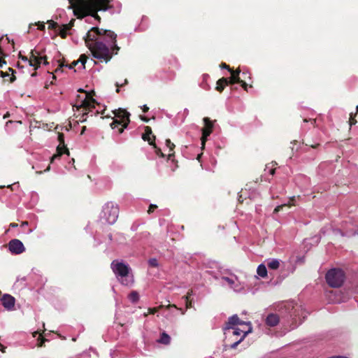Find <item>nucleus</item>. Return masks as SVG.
<instances>
[{
  "mask_svg": "<svg viewBox=\"0 0 358 358\" xmlns=\"http://www.w3.org/2000/svg\"><path fill=\"white\" fill-rule=\"evenodd\" d=\"M35 25L38 26V29L43 30L45 29V24L43 22L36 23Z\"/></svg>",
  "mask_w": 358,
  "mask_h": 358,
  "instance_id": "nucleus-36",
  "label": "nucleus"
},
{
  "mask_svg": "<svg viewBox=\"0 0 358 358\" xmlns=\"http://www.w3.org/2000/svg\"><path fill=\"white\" fill-rule=\"evenodd\" d=\"M221 67H222V68H224V69H228V71H229V72H231V71H233V70H232V69H231L229 68V66L228 65H227L225 63L222 64H221Z\"/></svg>",
  "mask_w": 358,
  "mask_h": 358,
  "instance_id": "nucleus-38",
  "label": "nucleus"
},
{
  "mask_svg": "<svg viewBox=\"0 0 358 358\" xmlns=\"http://www.w3.org/2000/svg\"><path fill=\"white\" fill-rule=\"evenodd\" d=\"M57 153L54 155L52 157L51 162H53L55 160L59 159L60 157V156L64 153L66 154L67 155H69V152L68 149L64 146L57 147Z\"/></svg>",
  "mask_w": 358,
  "mask_h": 358,
  "instance_id": "nucleus-18",
  "label": "nucleus"
},
{
  "mask_svg": "<svg viewBox=\"0 0 358 358\" xmlns=\"http://www.w3.org/2000/svg\"><path fill=\"white\" fill-rule=\"evenodd\" d=\"M116 85H117V87H119V86H120V85H118V83H117V84H116ZM117 92H119V88H117Z\"/></svg>",
  "mask_w": 358,
  "mask_h": 358,
  "instance_id": "nucleus-51",
  "label": "nucleus"
},
{
  "mask_svg": "<svg viewBox=\"0 0 358 358\" xmlns=\"http://www.w3.org/2000/svg\"><path fill=\"white\" fill-rule=\"evenodd\" d=\"M236 325H247V322L241 321L237 315H234L229 317L227 322L225 324V327H223V331L225 336H230V331L232 327H234Z\"/></svg>",
  "mask_w": 358,
  "mask_h": 358,
  "instance_id": "nucleus-10",
  "label": "nucleus"
},
{
  "mask_svg": "<svg viewBox=\"0 0 358 358\" xmlns=\"http://www.w3.org/2000/svg\"><path fill=\"white\" fill-rule=\"evenodd\" d=\"M151 135L152 130L150 127H147L145 128V133L143 134L142 138L145 141H148L150 145H154L153 141L151 138Z\"/></svg>",
  "mask_w": 358,
  "mask_h": 358,
  "instance_id": "nucleus-20",
  "label": "nucleus"
},
{
  "mask_svg": "<svg viewBox=\"0 0 358 358\" xmlns=\"http://www.w3.org/2000/svg\"><path fill=\"white\" fill-rule=\"evenodd\" d=\"M157 343L163 344V345H169L171 343V337L166 332H162L159 338L157 340Z\"/></svg>",
  "mask_w": 358,
  "mask_h": 358,
  "instance_id": "nucleus-19",
  "label": "nucleus"
},
{
  "mask_svg": "<svg viewBox=\"0 0 358 358\" xmlns=\"http://www.w3.org/2000/svg\"><path fill=\"white\" fill-rule=\"evenodd\" d=\"M118 215V206L113 202H108L103 206L99 219L103 224H113L117 221Z\"/></svg>",
  "mask_w": 358,
  "mask_h": 358,
  "instance_id": "nucleus-4",
  "label": "nucleus"
},
{
  "mask_svg": "<svg viewBox=\"0 0 358 358\" xmlns=\"http://www.w3.org/2000/svg\"><path fill=\"white\" fill-rule=\"evenodd\" d=\"M111 0H69V8L73 10V13L78 18L90 15L100 20L97 15L98 10H106L112 7Z\"/></svg>",
  "mask_w": 358,
  "mask_h": 358,
  "instance_id": "nucleus-2",
  "label": "nucleus"
},
{
  "mask_svg": "<svg viewBox=\"0 0 358 358\" xmlns=\"http://www.w3.org/2000/svg\"><path fill=\"white\" fill-rule=\"evenodd\" d=\"M257 273L260 277L265 278L267 275V269L266 266L263 264L259 265L257 268Z\"/></svg>",
  "mask_w": 358,
  "mask_h": 358,
  "instance_id": "nucleus-24",
  "label": "nucleus"
},
{
  "mask_svg": "<svg viewBox=\"0 0 358 358\" xmlns=\"http://www.w3.org/2000/svg\"><path fill=\"white\" fill-rule=\"evenodd\" d=\"M9 116H10L9 113H7L3 116V118H4V119H6V118H7V117H9Z\"/></svg>",
  "mask_w": 358,
  "mask_h": 358,
  "instance_id": "nucleus-48",
  "label": "nucleus"
},
{
  "mask_svg": "<svg viewBox=\"0 0 358 358\" xmlns=\"http://www.w3.org/2000/svg\"><path fill=\"white\" fill-rule=\"evenodd\" d=\"M208 78H209L208 75H207V74L203 75V77H202L203 80L200 84L201 87L205 90H208L210 89V86L207 83V80H208Z\"/></svg>",
  "mask_w": 358,
  "mask_h": 358,
  "instance_id": "nucleus-27",
  "label": "nucleus"
},
{
  "mask_svg": "<svg viewBox=\"0 0 358 358\" xmlns=\"http://www.w3.org/2000/svg\"><path fill=\"white\" fill-rule=\"evenodd\" d=\"M285 206V205L278 206L275 208L274 212H276V213H277V212L280 211V209H282V208H283V206Z\"/></svg>",
  "mask_w": 358,
  "mask_h": 358,
  "instance_id": "nucleus-40",
  "label": "nucleus"
},
{
  "mask_svg": "<svg viewBox=\"0 0 358 358\" xmlns=\"http://www.w3.org/2000/svg\"><path fill=\"white\" fill-rule=\"evenodd\" d=\"M230 73L231 76L229 78H228V84L240 83L242 87L244 90H247V83L245 81H243L239 76L241 70L237 69L235 71H231Z\"/></svg>",
  "mask_w": 358,
  "mask_h": 358,
  "instance_id": "nucleus-13",
  "label": "nucleus"
},
{
  "mask_svg": "<svg viewBox=\"0 0 358 358\" xmlns=\"http://www.w3.org/2000/svg\"><path fill=\"white\" fill-rule=\"evenodd\" d=\"M203 122L205 124V128L203 129L202 133V143L203 144L207 137L210 136L212 132L213 123L208 117H205L203 119Z\"/></svg>",
  "mask_w": 358,
  "mask_h": 358,
  "instance_id": "nucleus-16",
  "label": "nucleus"
},
{
  "mask_svg": "<svg viewBox=\"0 0 358 358\" xmlns=\"http://www.w3.org/2000/svg\"><path fill=\"white\" fill-rule=\"evenodd\" d=\"M285 308L289 311V317L292 320H296V310H294V304L292 303H287L285 304Z\"/></svg>",
  "mask_w": 358,
  "mask_h": 358,
  "instance_id": "nucleus-21",
  "label": "nucleus"
},
{
  "mask_svg": "<svg viewBox=\"0 0 358 358\" xmlns=\"http://www.w3.org/2000/svg\"><path fill=\"white\" fill-rule=\"evenodd\" d=\"M117 34L110 31L92 27L84 37L86 46L92 55L101 62H108L117 55L120 48L117 44Z\"/></svg>",
  "mask_w": 358,
  "mask_h": 358,
  "instance_id": "nucleus-1",
  "label": "nucleus"
},
{
  "mask_svg": "<svg viewBox=\"0 0 358 358\" xmlns=\"http://www.w3.org/2000/svg\"><path fill=\"white\" fill-rule=\"evenodd\" d=\"M148 262L150 266L152 267H156L158 266V261L155 258L150 259Z\"/></svg>",
  "mask_w": 358,
  "mask_h": 358,
  "instance_id": "nucleus-31",
  "label": "nucleus"
},
{
  "mask_svg": "<svg viewBox=\"0 0 358 358\" xmlns=\"http://www.w3.org/2000/svg\"><path fill=\"white\" fill-rule=\"evenodd\" d=\"M41 64L45 65L48 64L45 57L38 55L37 52H31V55L29 60V65L30 66H34L35 69H36Z\"/></svg>",
  "mask_w": 358,
  "mask_h": 358,
  "instance_id": "nucleus-12",
  "label": "nucleus"
},
{
  "mask_svg": "<svg viewBox=\"0 0 358 358\" xmlns=\"http://www.w3.org/2000/svg\"><path fill=\"white\" fill-rule=\"evenodd\" d=\"M2 187H0V188H1Z\"/></svg>",
  "mask_w": 358,
  "mask_h": 358,
  "instance_id": "nucleus-56",
  "label": "nucleus"
},
{
  "mask_svg": "<svg viewBox=\"0 0 358 358\" xmlns=\"http://www.w3.org/2000/svg\"><path fill=\"white\" fill-rule=\"evenodd\" d=\"M220 283L223 286L228 287L234 292H241L243 289L244 286L238 280V278L234 274H229L227 276H222L220 278Z\"/></svg>",
  "mask_w": 358,
  "mask_h": 358,
  "instance_id": "nucleus-9",
  "label": "nucleus"
},
{
  "mask_svg": "<svg viewBox=\"0 0 358 358\" xmlns=\"http://www.w3.org/2000/svg\"><path fill=\"white\" fill-rule=\"evenodd\" d=\"M8 38H3V37H0V55L1 56H6L5 54H3V49H2V47H1V45L2 43H8Z\"/></svg>",
  "mask_w": 358,
  "mask_h": 358,
  "instance_id": "nucleus-29",
  "label": "nucleus"
},
{
  "mask_svg": "<svg viewBox=\"0 0 358 358\" xmlns=\"http://www.w3.org/2000/svg\"><path fill=\"white\" fill-rule=\"evenodd\" d=\"M247 328L240 329L232 327L230 331V336H226L229 339L235 337V341L230 345L231 348H236L237 345L244 339V338L252 332V328L250 322H247Z\"/></svg>",
  "mask_w": 358,
  "mask_h": 358,
  "instance_id": "nucleus-6",
  "label": "nucleus"
},
{
  "mask_svg": "<svg viewBox=\"0 0 358 358\" xmlns=\"http://www.w3.org/2000/svg\"><path fill=\"white\" fill-rule=\"evenodd\" d=\"M280 316L275 313H269L265 318V324L269 327H273L280 322Z\"/></svg>",
  "mask_w": 358,
  "mask_h": 358,
  "instance_id": "nucleus-15",
  "label": "nucleus"
},
{
  "mask_svg": "<svg viewBox=\"0 0 358 358\" xmlns=\"http://www.w3.org/2000/svg\"><path fill=\"white\" fill-rule=\"evenodd\" d=\"M5 348L6 347H4L1 343H0V351L2 352H5Z\"/></svg>",
  "mask_w": 358,
  "mask_h": 358,
  "instance_id": "nucleus-44",
  "label": "nucleus"
},
{
  "mask_svg": "<svg viewBox=\"0 0 358 358\" xmlns=\"http://www.w3.org/2000/svg\"><path fill=\"white\" fill-rule=\"evenodd\" d=\"M1 301L3 306L7 310L10 311L14 309L15 299L13 296L8 294H5L2 296L1 299Z\"/></svg>",
  "mask_w": 358,
  "mask_h": 358,
  "instance_id": "nucleus-14",
  "label": "nucleus"
},
{
  "mask_svg": "<svg viewBox=\"0 0 358 358\" xmlns=\"http://www.w3.org/2000/svg\"><path fill=\"white\" fill-rule=\"evenodd\" d=\"M128 299L131 303H135L139 300V294L136 291H132L128 295Z\"/></svg>",
  "mask_w": 358,
  "mask_h": 358,
  "instance_id": "nucleus-25",
  "label": "nucleus"
},
{
  "mask_svg": "<svg viewBox=\"0 0 358 358\" xmlns=\"http://www.w3.org/2000/svg\"><path fill=\"white\" fill-rule=\"evenodd\" d=\"M111 268L121 284L126 286H130L133 284V275L127 264L122 261L114 260L111 263Z\"/></svg>",
  "mask_w": 358,
  "mask_h": 358,
  "instance_id": "nucleus-3",
  "label": "nucleus"
},
{
  "mask_svg": "<svg viewBox=\"0 0 358 358\" xmlns=\"http://www.w3.org/2000/svg\"><path fill=\"white\" fill-rule=\"evenodd\" d=\"M8 71H9V72H10V73H11V75H12V76H11V77H10V81L11 83H13V81H15V76L13 75V73H14V72H15V71H14V70H13V69H12L11 68H9V69H8Z\"/></svg>",
  "mask_w": 358,
  "mask_h": 358,
  "instance_id": "nucleus-34",
  "label": "nucleus"
},
{
  "mask_svg": "<svg viewBox=\"0 0 358 358\" xmlns=\"http://www.w3.org/2000/svg\"><path fill=\"white\" fill-rule=\"evenodd\" d=\"M79 64V62H78V60L77 61H73L71 64H70L69 66L66 65V66H68L70 69H73L74 66H77Z\"/></svg>",
  "mask_w": 358,
  "mask_h": 358,
  "instance_id": "nucleus-37",
  "label": "nucleus"
},
{
  "mask_svg": "<svg viewBox=\"0 0 358 358\" xmlns=\"http://www.w3.org/2000/svg\"><path fill=\"white\" fill-rule=\"evenodd\" d=\"M325 278L327 282L330 287H339L344 282L345 273L340 268H332L327 273Z\"/></svg>",
  "mask_w": 358,
  "mask_h": 358,
  "instance_id": "nucleus-7",
  "label": "nucleus"
},
{
  "mask_svg": "<svg viewBox=\"0 0 358 358\" xmlns=\"http://www.w3.org/2000/svg\"><path fill=\"white\" fill-rule=\"evenodd\" d=\"M4 64H6L5 61L0 58V67H2Z\"/></svg>",
  "mask_w": 358,
  "mask_h": 358,
  "instance_id": "nucleus-45",
  "label": "nucleus"
},
{
  "mask_svg": "<svg viewBox=\"0 0 358 358\" xmlns=\"http://www.w3.org/2000/svg\"><path fill=\"white\" fill-rule=\"evenodd\" d=\"M329 358H348V357H345V356H335V357H329Z\"/></svg>",
  "mask_w": 358,
  "mask_h": 358,
  "instance_id": "nucleus-46",
  "label": "nucleus"
},
{
  "mask_svg": "<svg viewBox=\"0 0 358 358\" xmlns=\"http://www.w3.org/2000/svg\"><path fill=\"white\" fill-rule=\"evenodd\" d=\"M50 170V166H48V168L45 170V171H48Z\"/></svg>",
  "mask_w": 358,
  "mask_h": 358,
  "instance_id": "nucleus-49",
  "label": "nucleus"
},
{
  "mask_svg": "<svg viewBox=\"0 0 358 358\" xmlns=\"http://www.w3.org/2000/svg\"><path fill=\"white\" fill-rule=\"evenodd\" d=\"M156 208H157V206L156 205L150 204V206H149V209L148 210V213H152L155 210V209H156Z\"/></svg>",
  "mask_w": 358,
  "mask_h": 358,
  "instance_id": "nucleus-35",
  "label": "nucleus"
},
{
  "mask_svg": "<svg viewBox=\"0 0 358 358\" xmlns=\"http://www.w3.org/2000/svg\"><path fill=\"white\" fill-rule=\"evenodd\" d=\"M20 57L21 58V59H22V61H24V62H27V63L29 64V58L28 59L27 57H25V56H22V55H20Z\"/></svg>",
  "mask_w": 358,
  "mask_h": 358,
  "instance_id": "nucleus-39",
  "label": "nucleus"
},
{
  "mask_svg": "<svg viewBox=\"0 0 358 358\" xmlns=\"http://www.w3.org/2000/svg\"><path fill=\"white\" fill-rule=\"evenodd\" d=\"M296 326H297L296 324H293V326L291 328L294 329V328H296Z\"/></svg>",
  "mask_w": 358,
  "mask_h": 358,
  "instance_id": "nucleus-50",
  "label": "nucleus"
},
{
  "mask_svg": "<svg viewBox=\"0 0 358 358\" xmlns=\"http://www.w3.org/2000/svg\"><path fill=\"white\" fill-rule=\"evenodd\" d=\"M228 85V78H222L217 82L216 90L219 92H222L224 90L225 85Z\"/></svg>",
  "mask_w": 358,
  "mask_h": 358,
  "instance_id": "nucleus-22",
  "label": "nucleus"
},
{
  "mask_svg": "<svg viewBox=\"0 0 358 358\" xmlns=\"http://www.w3.org/2000/svg\"><path fill=\"white\" fill-rule=\"evenodd\" d=\"M154 147L155 148V152L157 155L161 156V157L164 156V153L161 151V150L159 148H157L155 145H154Z\"/></svg>",
  "mask_w": 358,
  "mask_h": 358,
  "instance_id": "nucleus-33",
  "label": "nucleus"
},
{
  "mask_svg": "<svg viewBox=\"0 0 358 358\" xmlns=\"http://www.w3.org/2000/svg\"><path fill=\"white\" fill-rule=\"evenodd\" d=\"M156 312H157V309L156 308H149L148 309V313L150 314H155Z\"/></svg>",
  "mask_w": 358,
  "mask_h": 358,
  "instance_id": "nucleus-41",
  "label": "nucleus"
},
{
  "mask_svg": "<svg viewBox=\"0 0 358 358\" xmlns=\"http://www.w3.org/2000/svg\"><path fill=\"white\" fill-rule=\"evenodd\" d=\"M266 262L268 268L272 270L278 269L280 264V260L278 259H268L266 260Z\"/></svg>",
  "mask_w": 358,
  "mask_h": 358,
  "instance_id": "nucleus-17",
  "label": "nucleus"
},
{
  "mask_svg": "<svg viewBox=\"0 0 358 358\" xmlns=\"http://www.w3.org/2000/svg\"><path fill=\"white\" fill-rule=\"evenodd\" d=\"M41 171H36V173H41Z\"/></svg>",
  "mask_w": 358,
  "mask_h": 358,
  "instance_id": "nucleus-54",
  "label": "nucleus"
},
{
  "mask_svg": "<svg viewBox=\"0 0 358 358\" xmlns=\"http://www.w3.org/2000/svg\"><path fill=\"white\" fill-rule=\"evenodd\" d=\"M8 250L14 255H20L24 252L25 248L22 242L18 239H12L8 244Z\"/></svg>",
  "mask_w": 358,
  "mask_h": 358,
  "instance_id": "nucleus-11",
  "label": "nucleus"
},
{
  "mask_svg": "<svg viewBox=\"0 0 358 358\" xmlns=\"http://www.w3.org/2000/svg\"><path fill=\"white\" fill-rule=\"evenodd\" d=\"M87 57L85 55H81L79 59L78 60V62H79V66H78V69H85V64L87 62Z\"/></svg>",
  "mask_w": 358,
  "mask_h": 358,
  "instance_id": "nucleus-28",
  "label": "nucleus"
},
{
  "mask_svg": "<svg viewBox=\"0 0 358 358\" xmlns=\"http://www.w3.org/2000/svg\"><path fill=\"white\" fill-rule=\"evenodd\" d=\"M334 232L336 235L340 234L341 236H351L355 235L356 234H358V231H355V230H349V231L343 232L340 229H336V230H334Z\"/></svg>",
  "mask_w": 358,
  "mask_h": 358,
  "instance_id": "nucleus-23",
  "label": "nucleus"
},
{
  "mask_svg": "<svg viewBox=\"0 0 358 358\" xmlns=\"http://www.w3.org/2000/svg\"><path fill=\"white\" fill-rule=\"evenodd\" d=\"M22 124V122L21 121H15V122H13V121H11V120H9L6 122V128H8L9 125L10 124Z\"/></svg>",
  "mask_w": 358,
  "mask_h": 358,
  "instance_id": "nucleus-32",
  "label": "nucleus"
},
{
  "mask_svg": "<svg viewBox=\"0 0 358 358\" xmlns=\"http://www.w3.org/2000/svg\"><path fill=\"white\" fill-rule=\"evenodd\" d=\"M7 188L10 189V191L16 190V189L20 188L19 182H15V183H13L12 185H8L7 186Z\"/></svg>",
  "mask_w": 358,
  "mask_h": 358,
  "instance_id": "nucleus-30",
  "label": "nucleus"
},
{
  "mask_svg": "<svg viewBox=\"0 0 358 358\" xmlns=\"http://www.w3.org/2000/svg\"><path fill=\"white\" fill-rule=\"evenodd\" d=\"M247 74H248V73H246V72H243V73H242V76H243L244 78H245V76H247Z\"/></svg>",
  "mask_w": 358,
  "mask_h": 358,
  "instance_id": "nucleus-47",
  "label": "nucleus"
},
{
  "mask_svg": "<svg viewBox=\"0 0 358 358\" xmlns=\"http://www.w3.org/2000/svg\"><path fill=\"white\" fill-rule=\"evenodd\" d=\"M142 110L144 113H147L149 110V108L146 105H143L142 106Z\"/></svg>",
  "mask_w": 358,
  "mask_h": 358,
  "instance_id": "nucleus-43",
  "label": "nucleus"
},
{
  "mask_svg": "<svg viewBox=\"0 0 358 358\" xmlns=\"http://www.w3.org/2000/svg\"><path fill=\"white\" fill-rule=\"evenodd\" d=\"M356 109H357V111L358 112V106H357V108H356Z\"/></svg>",
  "mask_w": 358,
  "mask_h": 358,
  "instance_id": "nucleus-55",
  "label": "nucleus"
},
{
  "mask_svg": "<svg viewBox=\"0 0 358 358\" xmlns=\"http://www.w3.org/2000/svg\"><path fill=\"white\" fill-rule=\"evenodd\" d=\"M43 343V341H42V342L40 343V345H40V346H42Z\"/></svg>",
  "mask_w": 358,
  "mask_h": 358,
  "instance_id": "nucleus-53",
  "label": "nucleus"
},
{
  "mask_svg": "<svg viewBox=\"0 0 358 358\" xmlns=\"http://www.w3.org/2000/svg\"><path fill=\"white\" fill-rule=\"evenodd\" d=\"M1 76L3 78L10 76L9 72H1Z\"/></svg>",
  "mask_w": 358,
  "mask_h": 358,
  "instance_id": "nucleus-42",
  "label": "nucleus"
},
{
  "mask_svg": "<svg viewBox=\"0 0 358 358\" xmlns=\"http://www.w3.org/2000/svg\"><path fill=\"white\" fill-rule=\"evenodd\" d=\"M116 119L110 124L113 129H118L120 134L122 133L124 129L126 128L129 122L130 114L125 110L119 109L115 112Z\"/></svg>",
  "mask_w": 358,
  "mask_h": 358,
  "instance_id": "nucleus-8",
  "label": "nucleus"
},
{
  "mask_svg": "<svg viewBox=\"0 0 358 358\" xmlns=\"http://www.w3.org/2000/svg\"><path fill=\"white\" fill-rule=\"evenodd\" d=\"M188 301V296H185V301L187 302Z\"/></svg>",
  "mask_w": 358,
  "mask_h": 358,
  "instance_id": "nucleus-52",
  "label": "nucleus"
},
{
  "mask_svg": "<svg viewBox=\"0 0 358 358\" xmlns=\"http://www.w3.org/2000/svg\"><path fill=\"white\" fill-rule=\"evenodd\" d=\"M73 107H76L78 110H80L83 115H85L94 108L95 100L89 94L85 92L83 96H78Z\"/></svg>",
  "mask_w": 358,
  "mask_h": 358,
  "instance_id": "nucleus-5",
  "label": "nucleus"
},
{
  "mask_svg": "<svg viewBox=\"0 0 358 358\" xmlns=\"http://www.w3.org/2000/svg\"><path fill=\"white\" fill-rule=\"evenodd\" d=\"M166 146L169 149L168 158L170 159L171 156L173 155V153L171 152L173 150L175 145L169 139H166Z\"/></svg>",
  "mask_w": 358,
  "mask_h": 358,
  "instance_id": "nucleus-26",
  "label": "nucleus"
}]
</instances>
